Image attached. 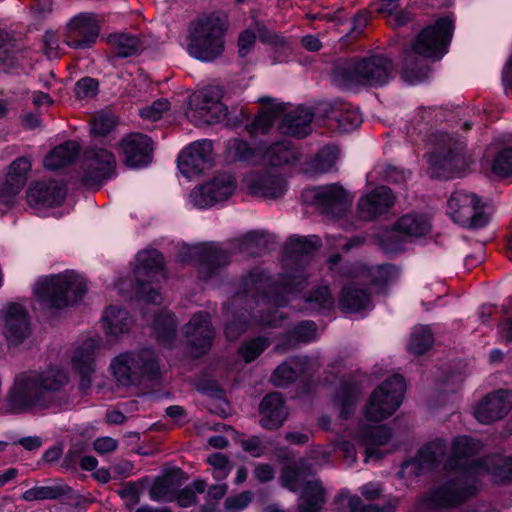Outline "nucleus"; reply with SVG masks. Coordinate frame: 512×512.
Here are the masks:
<instances>
[{"label":"nucleus","instance_id":"obj_1","mask_svg":"<svg viewBox=\"0 0 512 512\" xmlns=\"http://www.w3.org/2000/svg\"><path fill=\"white\" fill-rule=\"evenodd\" d=\"M66 372L58 367L18 373L4 399L6 413H39L60 406L66 399Z\"/></svg>","mask_w":512,"mask_h":512},{"label":"nucleus","instance_id":"obj_2","mask_svg":"<svg viewBox=\"0 0 512 512\" xmlns=\"http://www.w3.org/2000/svg\"><path fill=\"white\" fill-rule=\"evenodd\" d=\"M392 60L382 54L369 57L339 59L332 70L333 82L345 89L380 87L389 82L393 75Z\"/></svg>","mask_w":512,"mask_h":512},{"label":"nucleus","instance_id":"obj_3","mask_svg":"<svg viewBox=\"0 0 512 512\" xmlns=\"http://www.w3.org/2000/svg\"><path fill=\"white\" fill-rule=\"evenodd\" d=\"M452 29V20L449 17H443L433 25L425 27L415 37L410 48L404 50L402 55V77L406 81H413L421 76L422 59L438 60L446 53Z\"/></svg>","mask_w":512,"mask_h":512},{"label":"nucleus","instance_id":"obj_4","mask_svg":"<svg viewBox=\"0 0 512 512\" xmlns=\"http://www.w3.org/2000/svg\"><path fill=\"white\" fill-rule=\"evenodd\" d=\"M86 292V283L75 271H65L38 280L34 293L47 310H58L76 304Z\"/></svg>","mask_w":512,"mask_h":512},{"label":"nucleus","instance_id":"obj_5","mask_svg":"<svg viewBox=\"0 0 512 512\" xmlns=\"http://www.w3.org/2000/svg\"><path fill=\"white\" fill-rule=\"evenodd\" d=\"M492 469L489 457L481 461H471L459 477L430 493L427 506L449 508L462 503L476 491L478 478L485 475L492 477Z\"/></svg>","mask_w":512,"mask_h":512},{"label":"nucleus","instance_id":"obj_6","mask_svg":"<svg viewBox=\"0 0 512 512\" xmlns=\"http://www.w3.org/2000/svg\"><path fill=\"white\" fill-rule=\"evenodd\" d=\"M224 30V24L218 16L196 19L189 27L188 53L205 62L218 58L224 50Z\"/></svg>","mask_w":512,"mask_h":512},{"label":"nucleus","instance_id":"obj_7","mask_svg":"<svg viewBox=\"0 0 512 512\" xmlns=\"http://www.w3.org/2000/svg\"><path fill=\"white\" fill-rule=\"evenodd\" d=\"M404 378L394 375L384 381L371 394L364 409L369 421H382L390 417L400 406L405 392Z\"/></svg>","mask_w":512,"mask_h":512},{"label":"nucleus","instance_id":"obj_8","mask_svg":"<svg viewBox=\"0 0 512 512\" xmlns=\"http://www.w3.org/2000/svg\"><path fill=\"white\" fill-rule=\"evenodd\" d=\"M222 98L220 86H207L194 92L189 97L187 117L196 125L213 124L225 119L227 107L222 103Z\"/></svg>","mask_w":512,"mask_h":512},{"label":"nucleus","instance_id":"obj_9","mask_svg":"<svg viewBox=\"0 0 512 512\" xmlns=\"http://www.w3.org/2000/svg\"><path fill=\"white\" fill-rule=\"evenodd\" d=\"M116 380L124 386L135 383L140 374L156 375L159 370L155 353L143 349L137 354L122 353L110 365Z\"/></svg>","mask_w":512,"mask_h":512},{"label":"nucleus","instance_id":"obj_10","mask_svg":"<svg viewBox=\"0 0 512 512\" xmlns=\"http://www.w3.org/2000/svg\"><path fill=\"white\" fill-rule=\"evenodd\" d=\"M137 263L135 277L141 297L148 302L159 304L161 296L150 287V284L158 283L165 278L162 254L157 250L142 251L137 255Z\"/></svg>","mask_w":512,"mask_h":512},{"label":"nucleus","instance_id":"obj_11","mask_svg":"<svg viewBox=\"0 0 512 512\" xmlns=\"http://www.w3.org/2000/svg\"><path fill=\"white\" fill-rule=\"evenodd\" d=\"M483 204L477 195L455 191L448 200V214L454 222L470 228H481L487 223Z\"/></svg>","mask_w":512,"mask_h":512},{"label":"nucleus","instance_id":"obj_12","mask_svg":"<svg viewBox=\"0 0 512 512\" xmlns=\"http://www.w3.org/2000/svg\"><path fill=\"white\" fill-rule=\"evenodd\" d=\"M305 196L312 200L321 213L332 217L343 215L353 202L351 193L337 183L309 189Z\"/></svg>","mask_w":512,"mask_h":512},{"label":"nucleus","instance_id":"obj_13","mask_svg":"<svg viewBox=\"0 0 512 512\" xmlns=\"http://www.w3.org/2000/svg\"><path fill=\"white\" fill-rule=\"evenodd\" d=\"M236 179L228 173H221L190 193L191 202L200 208L228 199L236 190Z\"/></svg>","mask_w":512,"mask_h":512},{"label":"nucleus","instance_id":"obj_14","mask_svg":"<svg viewBox=\"0 0 512 512\" xmlns=\"http://www.w3.org/2000/svg\"><path fill=\"white\" fill-rule=\"evenodd\" d=\"M183 333L188 338L189 350L194 357L205 354L210 349L215 336L209 313L204 311L195 313L184 325Z\"/></svg>","mask_w":512,"mask_h":512},{"label":"nucleus","instance_id":"obj_15","mask_svg":"<svg viewBox=\"0 0 512 512\" xmlns=\"http://www.w3.org/2000/svg\"><path fill=\"white\" fill-rule=\"evenodd\" d=\"M99 17L94 13H81L70 20L66 27L64 41L75 49L93 44L99 35Z\"/></svg>","mask_w":512,"mask_h":512},{"label":"nucleus","instance_id":"obj_16","mask_svg":"<svg viewBox=\"0 0 512 512\" xmlns=\"http://www.w3.org/2000/svg\"><path fill=\"white\" fill-rule=\"evenodd\" d=\"M4 335L11 345L22 343L31 333L27 310L20 304L9 303L0 312Z\"/></svg>","mask_w":512,"mask_h":512},{"label":"nucleus","instance_id":"obj_17","mask_svg":"<svg viewBox=\"0 0 512 512\" xmlns=\"http://www.w3.org/2000/svg\"><path fill=\"white\" fill-rule=\"evenodd\" d=\"M212 142L203 139L191 143L178 158V168L187 178L199 175L210 163Z\"/></svg>","mask_w":512,"mask_h":512},{"label":"nucleus","instance_id":"obj_18","mask_svg":"<svg viewBox=\"0 0 512 512\" xmlns=\"http://www.w3.org/2000/svg\"><path fill=\"white\" fill-rule=\"evenodd\" d=\"M512 408V392L497 390L485 396L474 410L475 418L482 424H490L506 416Z\"/></svg>","mask_w":512,"mask_h":512},{"label":"nucleus","instance_id":"obj_19","mask_svg":"<svg viewBox=\"0 0 512 512\" xmlns=\"http://www.w3.org/2000/svg\"><path fill=\"white\" fill-rule=\"evenodd\" d=\"M115 164V157L108 150H89L86 154V165L91 171L83 175V184L88 188H98L101 182L112 174Z\"/></svg>","mask_w":512,"mask_h":512},{"label":"nucleus","instance_id":"obj_20","mask_svg":"<svg viewBox=\"0 0 512 512\" xmlns=\"http://www.w3.org/2000/svg\"><path fill=\"white\" fill-rule=\"evenodd\" d=\"M395 202L392 190L380 186L360 197L357 203V215L361 220L371 221L386 213Z\"/></svg>","mask_w":512,"mask_h":512},{"label":"nucleus","instance_id":"obj_21","mask_svg":"<svg viewBox=\"0 0 512 512\" xmlns=\"http://www.w3.org/2000/svg\"><path fill=\"white\" fill-rule=\"evenodd\" d=\"M244 183L249 192L265 199H278L287 190V182L276 173H251L245 176Z\"/></svg>","mask_w":512,"mask_h":512},{"label":"nucleus","instance_id":"obj_22","mask_svg":"<svg viewBox=\"0 0 512 512\" xmlns=\"http://www.w3.org/2000/svg\"><path fill=\"white\" fill-rule=\"evenodd\" d=\"M31 166V160L25 156L17 158L10 164L5 181L0 187L1 202L7 205L14 203L15 196L27 182Z\"/></svg>","mask_w":512,"mask_h":512},{"label":"nucleus","instance_id":"obj_23","mask_svg":"<svg viewBox=\"0 0 512 512\" xmlns=\"http://www.w3.org/2000/svg\"><path fill=\"white\" fill-rule=\"evenodd\" d=\"M306 285V278L302 272L298 270L289 272L283 276L281 283L277 286V294L274 297L266 295L253 296L254 302L260 308L270 307L275 305L277 307L285 305L290 300V295L295 292H300Z\"/></svg>","mask_w":512,"mask_h":512},{"label":"nucleus","instance_id":"obj_24","mask_svg":"<svg viewBox=\"0 0 512 512\" xmlns=\"http://www.w3.org/2000/svg\"><path fill=\"white\" fill-rule=\"evenodd\" d=\"M120 148L125 162L130 167L147 165L151 161L152 141L140 133H131L122 139Z\"/></svg>","mask_w":512,"mask_h":512},{"label":"nucleus","instance_id":"obj_25","mask_svg":"<svg viewBox=\"0 0 512 512\" xmlns=\"http://www.w3.org/2000/svg\"><path fill=\"white\" fill-rule=\"evenodd\" d=\"M65 190L55 181H38L27 190V203L31 207L44 208L60 205L65 198Z\"/></svg>","mask_w":512,"mask_h":512},{"label":"nucleus","instance_id":"obj_26","mask_svg":"<svg viewBox=\"0 0 512 512\" xmlns=\"http://www.w3.org/2000/svg\"><path fill=\"white\" fill-rule=\"evenodd\" d=\"M98 348V340L89 338L74 352L72 364L81 375L79 385L82 390H87L91 386L90 375L94 372V356Z\"/></svg>","mask_w":512,"mask_h":512},{"label":"nucleus","instance_id":"obj_27","mask_svg":"<svg viewBox=\"0 0 512 512\" xmlns=\"http://www.w3.org/2000/svg\"><path fill=\"white\" fill-rule=\"evenodd\" d=\"M263 428L274 430L281 427L287 418V409L282 397L277 393L266 395L259 407Z\"/></svg>","mask_w":512,"mask_h":512},{"label":"nucleus","instance_id":"obj_28","mask_svg":"<svg viewBox=\"0 0 512 512\" xmlns=\"http://www.w3.org/2000/svg\"><path fill=\"white\" fill-rule=\"evenodd\" d=\"M326 117L330 127L337 128L343 132L354 130L362 122V117L358 109L345 103H335L331 105L329 112L326 111Z\"/></svg>","mask_w":512,"mask_h":512},{"label":"nucleus","instance_id":"obj_29","mask_svg":"<svg viewBox=\"0 0 512 512\" xmlns=\"http://www.w3.org/2000/svg\"><path fill=\"white\" fill-rule=\"evenodd\" d=\"M312 119L313 113L308 108L300 106L284 115L279 130L286 135L305 137L311 131Z\"/></svg>","mask_w":512,"mask_h":512},{"label":"nucleus","instance_id":"obj_30","mask_svg":"<svg viewBox=\"0 0 512 512\" xmlns=\"http://www.w3.org/2000/svg\"><path fill=\"white\" fill-rule=\"evenodd\" d=\"M356 438L365 447V461L368 462L372 457H382L377 448L389 442L391 431L385 426L364 427L357 432Z\"/></svg>","mask_w":512,"mask_h":512},{"label":"nucleus","instance_id":"obj_31","mask_svg":"<svg viewBox=\"0 0 512 512\" xmlns=\"http://www.w3.org/2000/svg\"><path fill=\"white\" fill-rule=\"evenodd\" d=\"M431 230L430 220L423 214L409 213L400 217L393 225V231L406 238H420Z\"/></svg>","mask_w":512,"mask_h":512},{"label":"nucleus","instance_id":"obj_32","mask_svg":"<svg viewBox=\"0 0 512 512\" xmlns=\"http://www.w3.org/2000/svg\"><path fill=\"white\" fill-rule=\"evenodd\" d=\"M300 153L289 141L276 142L263 150L262 162L274 167L292 165L299 160Z\"/></svg>","mask_w":512,"mask_h":512},{"label":"nucleus","instance_id":"obj_33","mask_svg":"<svg viewBox=\"0 0 512 512\" xmlns=\"http://www.w3.org/2000/svg\"><path fill=\"white\" fill-rule=\"evenodd\" d=\"M256 32L262 42L270 44H277L279 42V37L270 31L265 24L255 21L250 28L244 30L239 35L238 53L240 57H245L254 47Z\"/></svg>","mask_w":512,"mask_h":512},{"label":"nucleus","instance_id":"obj_34","mask_svg":"<svg viewBox=\"0 0 512 512\" xmlns=\"http://www.w3.org/2000/svg\"><path fill=\"white\" fill-rule=\"evenodd\" d=\"M80 146L75 141H66L52 149L44 158V167L57 170L71 164L79 155Z\"/></svg>","mask_w":512,"mask_h":512},{"label":"nucleus","instance_id":"obj_35","mask_svg":"<svg viewBox=\"0 0 512 512\" xmlns=\"http://www.w3.org/2000/svg\"><path fill=\"white\" fill-rule=\"evenodd\" d=\"M102 322L106 334L112 337L127 333L132 325L128 312L116 306H110L104 311Z\"/></svg>","mask_w":512,"mask_h":512},{"label":"nucleus","instance_id":"obj_36","mask_svg":"<svg viewBox=\"0 0 512 512\" xmlns=\"http://www.w3.org/2000/svg\"><path fill=\"white\" fill-rule=\"evenodd\" d=\"M195 254L201 260L202 269L215 270L228 264V254L216 244H204L195 248Z\"/></svg>","mask_w":512,"mask_h":512},{"label":"nucleus","instance_id":"obj_37","mask_svg":"<svg viewBox=\"0 0 512 512\" xmlns=\"http://www.w3.org/2000/svg\"><path fill=\"white\" fill-rule=\"evenodd\" d=\"M153 329L158 341L164 346H170L176 334L174 315L168 310H161L153 322Z\"/></svg>","mask_w":512,"mask_h":512},{"label":"nucleus","instance_id":"obj_38","mask_svg":"<svg viewBox=\"0 0 512 512\" xmlns=\"http://www.w3.org/2000/svg\"><path fill=\"white\" fill-rule=\"evenodd\" d=\"M310 478V470L301 464L287 465L282 470L280 477L283 486L292 492L301 490Z\"/></svg>","mask_w":512,"mask_h":512},{"label":"nucleus","instance_id":"obj_39","mask_svg":"<svg viewBox=\"0 0 512 512\" xmlns=\"http://www.w3.org/2000/svg\"><path fill=\"white\" fill-rule=\"evenodd\" d=\"M108 41L118 57H129L137 54L142 49L139 38L127 33L110 35Z\"/></svg>","mask_w":512,"mask_h":512},{"label":"nucleus","instance_id":"obj_40","mask_svg":"<svg viewBox=\"0 0 512 512\" xmlns=\"http://www.w3.org/2000/svg\"><path fill=\"white\" fill-rule=\"evenodd\" d=\"M445 452V442L441 439H437L422 447L413 462L417 464L422 470L430 469L439 461L441 457L445 455Z\"/></svg>","mask_w":512,"mask_h":512},{"label":"nucleus","instance_id":"obj_41","mask_svg":"<svg viewBox=\"0 0 512 512\" xmlns=\"http://www.w3.org/2000/svg\"><path fill=\"white\" fill-rule=\"evenodd\" d=\"M340 306L347 312H357L369 303V295L364 289L346 286L340 294Z\"/></svg>","mask_w":512,"mask_h":512},{"label":"nucleus","instance_id":"obj_42","mask_svg":"<svg viewBox=\"0 0 512 512\" xmlns=\"http://www.w3.org/2000/svg\"><path fill=\"white\" fill-rule=\"evenodd\" d=\"M361 388L358 384H343L335 396V402L340 407L342 418H348L353 412L354 406L358 401Z\"/></svg>","mask_w":512,"mask_h":512},{"label":"nucleus","instance_id":"obj_43","mask_svg":"<svg viewBox=\"0 0 512 512\" xmlns=\"http://www.w3.org/2000/svg\"><path fill=\"white\" fill-rule=\"evenodd\" d=\"M269 346L270 341L266 337L252 338L240 345L238 355L246 363H250L256 360Z\"/></svg>","mask_w":512,"mask_h":512},{"label":"nucleus","instance_id":"obj_44","mask_svg":"<svg viewBox=\"0 0 512 512\" xmlns=\"http://www.w3.org/2000/svg\"><path fill=\"white\" fill-rule=\"evenodd\" d=\"M433 344V335L428 327H415L408 345L410 353L421 355L428 351Z\"/></svg>","mask_w":512,"mask_h":512},{"label":"nucleus","instance_id":"obj_45","mask_svg":"<svg viewBox=\"0 0 512 512\" xmlns=\"http://www.w3.org/2000/svg\"><path fill=\"white\" fill-rule=\"evenodd\" d=\"M338 149L335 147L323 148L310 164V173L322 174L332 169L338 159Z\"/></svg>","mask_w":512,"mask_h":512},{"label":"nucleus","instance_id":"obj_46","mask_svg":"<svg viewBox=\"0 0 512 512\" xmlns=\"http://www.w3.org/2000/svg\"><path fill=\"white\" fill-rule=\"evenodd\" d=\"M321 246V240L317 236L291 237L286 244V250L291 257L307 255Z\"/></svg>","mask_w":512,"mask_h":512},{"label":"nucleus","instance_id":"obj_47","mask_svg":"<svg viewBox=\"0 0 512 512\" xmlns=\"http://www.w3.org/2000/svg\"><path fill=\"white\" fill-rule=\"evenodd\" d=\"M206 482L202 479H196L189 485L180 490L174 499L180 507L187 508L197 503L196 494H202L206 490Z\"/></svg>","mask_w":512,"mask_h":512},{"label":"nucleus","instance_id":"obj_48","mask_svg":"<svg viewBox=\"0 0 512 512\" xmlns=\"http://www.w3.org/2000/svg\"><path fill=\"white\" fill-rule=\"evenodd\" d=\"M236 160L256 164L262 161L263 149L252 148L242 140H234L230 147Z\"/></svg>","mask_w":512,"mask_h":512},{"label":"nucleus","instance_id":"obj_49","mask_svg":"<svg viewBox=\"0 0 512 512\" xmlns=\"http://www.w3.org/2000/svg\"><path fill=\"white\" fill-rule=\"evenodd\" d=\"M489 462L493 466V482L512 481V456L493 455L489 457Z\"/></svg>","mask_w":512,"mask_h":512},{"label":"nucleus","instance_id":"obj_50","mask_svg":"<svg viewBox=\"0 0 512 512\" xmlns=\"http://www.w3.org/2000/svg\"><path fill=\"white\" fill-rule=\"evenodd\" d=\"M435 164L444 172L455 174L464 169L466 161L461 149L457 148L456 152L450 150L445 155L438 156Z\"/></svg>","mask_w":512,"mask_h":512},{"label":"nucleus","instance_id":"obj_51","mask_svg":"<svg viewBox=\"0 0 512 512\" xmlns=\"http://www.w3.org/2000/svg\"><path fill=\"white\" fill-rule=\"evenodd\" d=\"M20 55L13 40L2 39L0 36V71L7 72L10 68L16 66Z\"/></svg>","mask_w":512,"mask_h":512},{"label":"nucleus","instance_id":"obj_52","mask_svg":"<svg viewBox=\"0 0 512 512\" xmlns=\"http://www.w3.org/2000/svg\"><path fill=\"white\" fill-rule=\"evenodd\" d=\"M305 300L312 310H331L334 306V299L327 286L314 289Z\"/></svg>","mask_w":512,"mask_h":512},{"label":"nucleus","instance_id":"obj_53","mask_svg":"<svg viewBox=\"0 0 512 512\" xmlns=\"http://www.w3.org/2000/svg\"><path fill=\"white\" fill-rule=\"evenodd\" d=\"M481 447L478 440L468 436H459L453 440L451 452L454 458L462 459L473 456Z\"/></svg>","mask_w":512,"mask_h":512},{"label":"nucleus","instance_id":"obj_54","mask_svg":"<svg viewBox=\"0 0 512 512\" xmlns=\"http://www.w3.org/2000/svg\"><path fill=\"white\" fill-rule=\"evenodd\" d=\"M264 237L257 232H249L235 240L236 248L248 255H258L264 245Z\"/></svg>","mask_w":512,"mask_h":512},{"label":"nucleus","instance_id":"obj_55","mask_svg":"<svg viewBox=\"0 0 512 512\" xmlns=\"http://www.w3.org/2000/svg\"><path fill=\"white\" fill-rule=\"evenodd\" d=\"M66 490L62 487L56 486H39L33 487L26 490L22 494V499L25 501H36V500H52L64 495Z\"/></svg>","mask_w":512,"mask_h":512},{"label":"nucleus","instance_id":"obj_56","mask_svg":"<svg viewBox=\"0 0 512 512\" xmlns=\"http://www.w3.org/2000/svg\"><path fill=\"white\" fill-rule=\"evenodd\" d=\"M115 115L107 112L97 113L91 121V131L99 137L107 136L116 126Z\"/></svg>","mask_w":512,"mask_h":512},{"label":"nucleus","instance_id":"obj_57","mask_svg":"<svg viewBox=\"0 0 512 512\" xmlns=\"http://www.w3.org/2000/svg\"><path fill=\"white\" fill-rule=\"evenodd\" d=\"M495 174L505 177L512 174V148H507L498 153L492 164Z\"/></svg>","mask_w":512,"mask_h":512},{"label":"nucleus","instance_id":"obj_58","mask_svg":"<svg viewBox=\"0 0 512 512\" xmlns=\"http://www.w3.org/2000/svg\"><path fill=\"white\" fill-rule=\"evenodd\" d=\"M149 496L153 501L170 502L174 500V495L170 489V483L167 479H157L149 491Z\"/></svg>","mask_w":512,"mask_h":512},{"label":"nucleus","instance_id":"obj_59","mask_svg":"<svg viewBox=\"0 0 512 512\" xmlns=\"http://www.w3.org/2000/svg\"><path fill=\"white\" fill-rule=\"evenodd\" d=\"M325 491L320 481L313 479L312 477L306 481V484L301 489L302 501H320L325 502Z\"/></svg>","mask_w":512,"mask_h":512},{"label":"nucleus","instance_id":"obj_60","mask_svg":"<svg viewBox=\"0 0 512 512\" xmlns=\"http://www.w3.org/2000/svg\"><path fill=\"white\" fill-rule=\"evenodd\" d=\"M74 91L78 99H92L98 93V81L94 78L84 77L76 82Z\"/></svg>","mask_w":512,"mask_h":512},{"label":"nucleus","instance_id":"obj_61","mask_svg":"<svg viewBox=\"0 0 512 512\" xmlns=\"http://www.w3.org/2000/svg\"><path fill=\"white\" fill-rule=\"evenodd\" d=\"M298 376V372L288 363L279 365L272 374L271 380L276 386H286L293 382Z\"/></svg>","mask_w":512,"mask_h":512},{"label":"nucleus","instance_id":"obj_62","mask_svg":"<svg viewBox=\"0 0 512 512\" xmlns=\"http://www.w3.org/2000/svg\"><path fill=\"white\" fill-rule=\"evenodd\" d=\"M281 107H277L276 109H267L262 111L255 119L251 125V132H262L265 133L272 126L276 116L277 111L280 110Z\"/></svg>","mask_w":512,"mask_h":512},{"label":"nucleus","instance_id":"obj_63","mask_svg":"<svg viewBox=\"0 0 512 512\" xmlns=\"http://www.w3.org/2000/svg\"><path fill=\"white\" fill-rule=\"evenodd\" d=\"M170 108V104L166 99H159L154 101L150 106H147L140 110V115L142 118L157 121L162 116L163 113L168 111Z\"/></svg>","mask_w":512,"mask_h":512},{"label":"nucleus","instance_id":"obj_64","mask_svg":"<svg viewBox=\"0 0 512 512\" xmlns=\"http://www.w3.org/2000/svg\"><path fill=\"white\" fill-rule=\"evenodd\" d=\"M317 327L314 322L304 321L293 330L292 337L295 342H309L316 337Z\"/></svg>","mask_w":512,"mask_h":512}]
</instances>
